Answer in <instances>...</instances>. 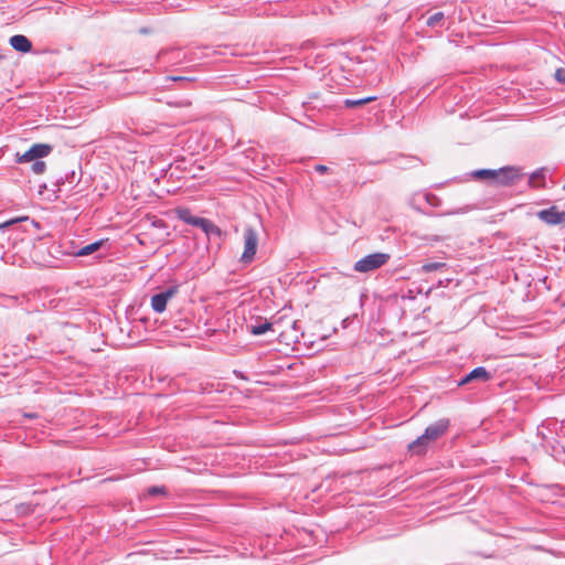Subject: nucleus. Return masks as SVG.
Instances as JSON below:
<instances>
[{"instance_id": "obj_26", "label": "nucleus", "mask_w": 565, "mask_h": 565, "mask_svg": "<svg viewBox=\"0 0 565 565\" xmlns=\"http://www.w3.org/2000/svg\"><path fill=\"white\" fill-rule=\"evenodd\" d=\"M563 190L565 191V182H564V185H563Z\"/></svg>"}, {"instance_id": "obj_17", "label": "nucleus", "mask_w": 565, "mask_h": 565, "mask_svg": "<svg viewBox=\"0 0 565 565\" xmlns=\"http://www.w3.org/2000/svg\"><path fill=\"white\" fill-rule=\"evenodd\" d=\"M497 170L481 169L473 172V177L479 179H491L494 181Z\"/></svg>"}, {"instance_id": "obj_25", "label": "nucleus", "mask_w": 565, "mask_h": 565, "mask_svg": "<svg viewBox=\"0 0 565 565\" xmlns=\"http://www.w3.org/2000/svg\"><path fill=\"white\" fill-rule=\"evenodd\" d=\"M3 60V55L0 54V62Z\"/></svg>"}, {"instance_id": "obj_24", "label": "nucleus", "mask_w": 565, "mask_h": 565, "mask_svg": "<svg viewBox=\"0 0 565 565\" xmlns=\"http://www.w3.org/2000/svg\"><path fill=\"white\" fill-rule=\"evenodd\" d=\"M15 222H18V220L8 221V222L3 223L0 227H8V226L14 224Z\"/></svg>"}, {"instance_id": "obj_18", "label": "nucleus", "mask_w": 565, "mask_h": 565, "mask_svg": "<svg viewBox=\"0 0 565 565\" xmlns=\"http://www.w3.org/2000/svg\"><path fill=\"white\" fill-rule=\"evenodd\" d=\"M46 170V164L41 159L35 160L31 166V171L34 174H43Z\"/></svg>"}, {"instance_id": "obj_10", "label": "nucleus", "mask_w": 565, "mask_h": 565, "mask_svg": "<svg viewBox=\"0 0 565 565\" xmlns=\"http://www.w3.org/2000/svg\"><path fill=\"white\" fill-rule=\"evenodd\" d=\"M177 215H178L179 220L183 221L186 224L196 226V227H198L199 223H204L203 217L192 215V213L189 209H179L177 211Z\"/></svg>"}, {"instance_id": "obj_15", "label": "nucleus", "mask_w": 565, "mask_h": 565, "mask_svg": "<svg viewBox=\"0 0 565 565\" xmlns=\"http://www.w3.org/2000/svg\"><path fill=\"white\" fill-rule=\"evenodd\" d=\"M447 265L446 263H439V262H430V263H426L422 266L420 270L423 273H431V271H437L441 268H445Z\"/></svg>"}, {"instance_id": "obj_4", "label": "nucleus", "mask_w": 565, "mask_h": 565, "mask_svg": "<svg viewBox=\"0 0 565 565\" xmlns=\"http://www.w3.org/2000/svg\"><path fill=\"white\" fill-rule=\"evenodd\" d=\"M258 236L255 230L247 227L244 231V252L241 257V262L248 264L254 259L257 250Z\"/></svg>"}, {"instance_id": "obj_3", "label": "nucleus", "mask_w": 565, "mask_h": 565, "mask_svg": "<svg viewBox=\"0 0 565 565\" xmlns=\"http://www.w3.org/2000/svg\"><path fill=\"white\" fill-rule=\"evenodd\" d=\"M53 151V147L49 143H34L24 153H15L17 163L34 162L38 159L47 157Z\"/></svg>"}, {"instance_id": "obj_5", "label": "nucleus", "mask_w": 565, "mask_h": 565, "mask_svg": "<svg viewBox=\"0 0 565 565\" xmlns=\"http://www.w3.org/2000/svg\"><path fill=\"white\" fill-rule=\"evenodd\" d=\"M536 215L542 222L550 226H565V211H559L556 205L541 210Z\"/></svg>"}, {"instance_id": "obj_1", "label": "nucleus", "mask_w": 565, "mask_h": 565, "mask_svg": "<svg viewBox=\"0 0 565 565\" xmlns=\"http://www.w3.org/2000/svg\"><path fill=\"white\" fill-rule=\"evenodd\" d=\"M449 427V419L441 418L429 425L425 433L417 437L413 443L408 445L409 451L415 455H423L426 452L427 447L430 443L440 438Z\"/></svg>"}, {"instance_id": "obj_9", "label": "nucleus", "mask_w": 565, "mask_h": 565, "mask_svg": "<svg viewBox=\"0 0 565 565\" xmlns=\"http://www.w3.org/2000/svg\"><path fill=\"white\" fill-rule=\"evenodd\" d=\"M9 43L18 52L28 53L32 50L31 41L22 34L11 36Z\"/></svg>"}, {"instance_id": "obj_16", "label": "nucleus", "mask_w": 565, "mask_h": 565, "mask_svg": "<svg viewBox=\"0 0 565 565\" xmlns=\"http://www.w3.org/2000/svg\"><path fill=\"white\" fill-rule=\"evenodd\" d=\"M271 329V323L265 321L256 326H252V333L254 335H262Z\"/></svg>"}, {"instance_id": "obj_7", "label": "nucleus", "mask_w": 565, "mask_h": 565, "mask_svg": "<svg viewBox=\"0 0 565 565\" xmlns=\"http://www.w3.org/2000/svg\"><path fill=\"white\" fill-rule=\"evenodd\" d=\"M520 179V172L516 168L504 167L495 171L494 182L500 185L514 183Z\"/></svg>"}, {"instance_id": "obj_11", "label": "nucleus", "mask_w": 565, "mask_h": 565, "mask_svg": "<svg viewBox=\"0 0 565 565\" xmlns=\"http://www.w3.org/2000/svg\"><path fill=\"white\" fill-rule=\"evenodd\" d=\"M204 223H199L198 227H200L207 236L211 235H221V230L212 223L210 220L203 217Z\"/></svg>"}, {"instance_id": "obj_6", "label": "nucleus", "mask_w": 565, "mask_h": 565, "mask_svg": "<svg viewBox=\"0 0 565 565\" xmlns=\"http://www.w3.org/2000/svg\"><path fill=\"white\" fill-rule=\"evenodd\" d=\"M177 287H170L162 292L151 297V307L153 311L161 313L166 310L168 301L177 294Z\"/></svg>"}, {"instance_id": "obj_20", "label": "nucleus", "mask_w": 565, "mask_h": 565, "mask_svg": "<svg viewBox=\"0 0 565 565\" xmlns=\"http://www.w3.org/2000/svg\"><path fill=\"white\" fill-rule=\"evenodd\" d=\"M167 489L164 487L153 486L148 488L147 494L150 497L166 495Z\"/></svg>"}, {"instance_id": "obj_14", "label": "nucleus", "mask_w": 565, "mask_h": 565, "mask_svg": "<svg viewBox=\"0 0 565 565\" xmlns=\"http://www.w3.org/2000/svg\"><path fill=\"white\" fill-rule=\"evenodd\" d=\"M445 15L444 12H435L426 19V24L430 28L441 26Z\"/></svg>"}, {"instance_id": "obj_19", "label": "nucleus", "mask_w": 565, "mask_h": 565, "mask_svg": "<svg viewBox=\"0 0 565 565\" xmlns=\"http://www.w3.org/2000/svg\"><path fill=\"white\" fill-rule=\"evenodd\" d=\"M545 179L544 169L536 170L530 177V182L540 185Z\"/></svg>"}, {"instance_id": "obj_12", "label": "nucleus", "mask_w": 565, "mask_h": 565, "mask_svg": "<svg viewBox=\"0 0 565 565\" xmlns=\"http://www.w3.org/2000/svg\"><path fill=\"white\" fill-rule=\"evenodd\" d=\"M103 241H97V242H94L92 244H88L82 248H79L77 252H76V256H88L95 252H97L100 246L103 245Z\"/></svg>"}, {"instance_id": "obj_21", "label": "nucleus", "mask_w": 565, "mask_h": 565, "mask_svg": "<svg viewBox=\"0 0 565 565\" xmlns=\"http://www.w3.org/2000/svg\"><path fill=\"white\" fill-rule=\"evenodd\" d=\"M555 78L557 82L565 84V68H558L555 72Z\"/></svg>"}, {"instance_id": "obj_23", "label": "nucleus", "mask_w": 565, "mask_h": 565, "mask_svg": "<svg viewBox=\"0 0 565 565\" xmlns=\"http://www.w3.org/2000/svg\"><path fill=\"white\" fill-rule=\"evenodd\" d=\"M177 106H180V107H188L191 105V102L189 100H181L179 103L175 104Z\"/></svg>"}, {"instance_id": "obj_22", "label": "nucleus", "mask_w": 565, "mask_h": 565, "mask_svg": "<svg viewBox=\"0 0 565 565\" xmlns=\"http://www.w3.org/2000/svg\"><path fill=\"white\" fill-rule=\"evenodd\" d=\"M315 170L318 172V173H327L329 171V168L327 166H323V164H317L315 167Z\"/></svg>"}, {"instance_id": "obj_8", "label": "nucleus", "mask_w": 565, "mask_h": 565, "mask_svg": "<svg viewBox=\"0 0 565 565\" xmlns=\"http://www.w3.org/2000/svg\"><path fill=\"white\" fill-rule=\"evenodd\" d=\"M492 379V374L483 366H479L473 369L471 372H469L467 375H465L460 381L459 385H466L471 382H488Z\"/></svg>"}, {"instance_id": "obj_2", "label": "nucleus", "mask_w": 565, "mask_h": 565, "mask_svg": "<svg viewBox=\"0 0 565 565\" xmlns=\"http://www.w3.org/2000/svg\"><path fill=\"white\" fill-rule=\"evenodd\" d=\"M390 259L385 253H374L364 256L354 264V270L359 273H369L384 266Z\"/></svg>"}, {"instance_id": "obj_13", "label": "nucleus", "mask_w": 565, "mask_h": 565, "mask_svg": "<svg viewBox=\"0 0 565 565\" xmlns=\"http://www.w3.org/2000/svg\"><path fill=\"white\" fill-rule=\"evenodd\" d=\"M376 97L375 96H369V97H364V98H359V99H351V98H348L343 102L344 106L348 107V108H353V107H358V106H363L367 103H371L373 100H375Z\"/></svg>"}]
</instances>
